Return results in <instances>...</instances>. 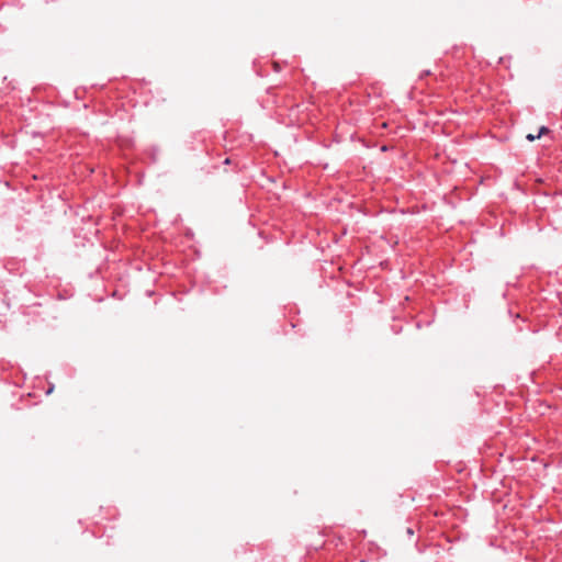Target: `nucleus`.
Returning <instances> with one entry per match:
<instances>
[{"instance_id": "nucleus-1", "label": "nucleus", "mask_w": 562, "mask_h": 562, "mask_svg": "<svg viewBox=\"0 0 562 562\" xmlns=\"http://www.w3.org/2000/svg\"><path fill=\"white\" fill-rule=\"evenodd\" d=\"M549 133V130L546 126L540 127L539 133L537 134V137H541L542 135Z\"/></svg>"}, {"instance_id": "nucleus-2", "label": "nucleus", "mask_w": 562, "mask_h": 562, "mask_svg": "<svg viewBox=\"0 0 562 562\" xmlns=\"http://www.w3.org/2000/svg\"><path fill=\"white\" fill-rule=\"evenodd\" d=\"M526 138H527L528 140H530V142H533V140H535V139H537L538 137H537V135H535V134H528V135L526 136Z\"/></svg>"}]
</instances>
